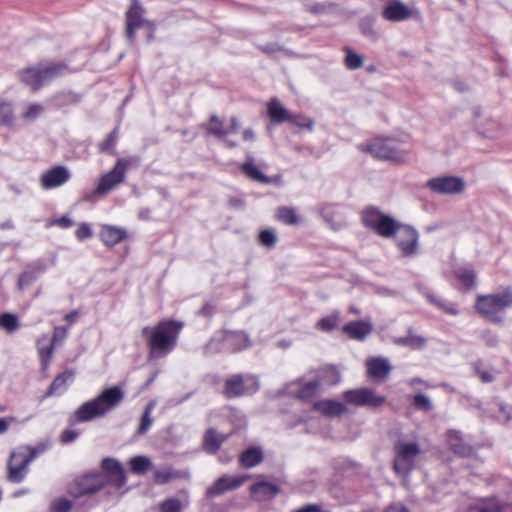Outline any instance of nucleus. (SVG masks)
<instances>
[{
  "label": "nucleus",
  "mask_w": 512,
  "mask_h": 512,
  "mask_svg": "<svg viewBox=\"0 0 512 512\" xmlns=\"http://www.w3.org/2000/svg\"><path fill=\"white\" fill-rule=\"evenodd\" d=\"M250 475H223L218 478L206 491L208 497H216L224 494L228 491H232L241 487L248 479Z\"/></svg>",
  "instance_id": "2eb2a0df"
},
{
  "label": "nucleus",
  "mask_w": 512,
  "mask_h": 512,
  "mask_svg": "<svg viewBox=\"0 0 512 512\" xmlns=\"http://www.w3.org/2000/svg\"><path fill=\"white\" fill-rule=\"evenodd\" d=\"M288 121L294 124L295 126L302 129H307L308 131H312L314 127V120L302 114H290V119Z\"/></svg>",
  "instance_id": "8fccbe9b"
},
{
  "label": "nucleus",
  "mask_w": 512,
  "mask_h": 512,
  "mask_svg": "<svg viewBox=\"0 0 512 512\" xmlns=\"http://www.w3.org/2000/svg\"><path fill=\"white\" fill-rule=\"evenodd\" d=\"M20 326L19 319L15 314L3 313L0 315V327L9 333L16 331Z\"/></svg>",
  "instance_id": "c03bdc74"
},
{
  "label": "nucleus",
  "mask_w": 512,
  "mask_h": 512,
  "mask_svg": "<svg viewBox=\"0 0 512 512\" xmlns=\"http://www.w3.org/2000/svg\"><path fill=\"white\" fill-rule=\"evenodd\" d=\"M264 453L261 447H250L239 456L240 465L244 468H253L262 463Z\"/></svg>",
  "instance_id": "b1692460"
},
{
  "label": "nucleus",
  "mask_w": 512,
  "mask_h": 512,
  "mask_svg": "<svg viewBox=\"0 0 512 512\" xmlns=\"http://www.w3.org/2000/svg\"><path fill=\"white\" fill-rule=\"evenodd\" d=\"M339 323V312H333L331 315L321 318L317 327L322 331H332L338 326Z\"/></svg>",
  "instance_id": "a18cd8bd"
},
{
  "label": "nucleus",
  "mask_w": 512,
  "mask_h": 512,
  "mask_svg": "<svg viewBox=\"0 0 512 512\" xmlns=\"http://www.w3.org/2000/svg\"><path fill=\"white\" fill-rule=\"evenodd\" d=\"M21 80L33 90L43 85L40 67H31L21 72Z\"/></svg>",
  "instance_id": "72a5a7b5"
},
{
  "label": "nucleus",
  "mask_w": 512,
  "mask_h": 512,
  "mask_svg": "<svg viewBox=\"0 0 512 512\" xmlns=\"http://www.w3.org/2000/svg\"><path fill=\"white\" fill-rule=\"evenodd\" d=\"M340 374L338 370L333 366H327L318 371L316 380L320 382L322 386H333L340 382Z\"/></svg>",
  "instance_id": "473e14b6"
},
{
  "label": "nucleus",
  "mask_w": 512,
  "mask_h": 512,
  "mask_svg": "<svg viewBox=\"0 0 512 512\" xmlns=\"http://www.w3.org/2000/svg\"><path fill=\"white\" fill-rule=\"evenodd\" d=\"M426 187L439 195H456L464 191L465 181L458 176H438L429 179Z\"/></svg>",
  "instance_id": "f8f14e48"
},
{
  "label": "nucleus",
  "mask_w": 512,
  "mask_h": 512,
  "mask_svg": "<svg viewBox=\"0 0 512 512\" xmlns=\"http://www.w3.org/2000/svg\"><path fill=\"white\" fill-rule=\"evenodd\" d=\"M260 243L266 248H273L277 243V235L272 229H264L259 234Z\"/></svg>",
  "instance_id": "603ef678"
},
{
  "label": "nucleus",
  "mask_w": 512,
  "mask_h": 512,
  "mask_svg": "<svg viewBox=\"0 0 512 512\" xmlns=\"http://www.w3.org/2000/svg\"><path fill=\"white\" fill-rule=\"evenodd\" d=\"M47 261L45 259H38L36 261H34L33 263H31L30 265H28V269H30L31 271H34L37 275V277L44 273L46 270H47Z\"/></svg>",
  "instance_id": "0e129e2a"
},
{
  "label": "nucleus",
  "mask_w": 512,
  "mask_h": 512,
  "mask_svg": "<svg viewBox=\"0 0 512 512\" xmlns=\"http://www.w3.org/2000/svg\"><path fill=\"white\" fill-rule=\"evenodd\" d=\"M457 277L468 288H471L475 283V273L472 269L464 268L458 270Z\"/></svg>",
  "instance_id": "4d7b16f0"
},
{
  "label": "nucleus",
  "mask_w": 512,
  "mask_h": 512,
  "mask_svg": "<svg viewBox=\"0 0 512 512\" xmlns=\"http://www.w3.org/2000/svg\"><path fill=\"white\" fill-rule=\"evenodd\" d=\"M250 345L249 337L242 331H218L205 345L206 354L218 352H237Z\"/></svg>",
  "instance_id": "39448f33"
},
{
  "label": "nucleus",
  "mask_w": 512,
  "mask_h": 512,
  "mask_svg": "<svg viewBox=\"0 0 512 512\" xmlns=\"http://www.w3.org/2000/svg\"><path fill=\"white\" fill-rule=\"evenodd\" d=\"M393 469L399 476L406 477L415 468L421 448L416 442L397 441L393 447Z\"/></svg>",
  "instance_id": "0eeeda50"
},
{
  "label": "nucleus",
  "mask_w": 512,
  "mask_h": 512,
  "mask_svg": "<svg viewBox=\"0 0 512 512\" xmlns=\"http://www.w3.org/2000/svg\"><path fill=\"white\" fill-rule=\"evenodd\" d=\"M280 491V486L264 480L257 481L250 487L251 497L259 502L272 500Z\"/></svg>",
  "instance_id": "aec40b11"
},
{
  "label": "nucleus",
  "mask_w": 512,
  "mask_h": 512,
  "mask_svg": "<svg viewBox=\"0 0 512 512\" xmlns=\"http://www.w3.org/2000/svg\"><path fill=\"white\" fill-rule=\"evenodd\" d=\"M511 305L512 290L505 289L500 293L478 296L475 307L488 321L500 323L503 320L500 312Z\"/></svg>",
  "instance_id": "7ed1b4c3"
},
{
  "label": "nucleus",
  "mask_w": 512,
  "mask_h": 512,
  "mask_svg": "<svg viewBox=\"0 0 512 512\" xmlns=\"http://www.w3.org/2000/svg\"><path fill=\"white\" fill-rule=\"evenodd\" d=\"M372 330L371 323L363 321H352L343 326V332L356 340H364Z\"/></svg>",
  "instance_id": "5701e85b"
},
{
  "label": "nucleus",
  "mask_w": 512,
  "mask_h": 512,
  "mask_svg": "<svg viewBox=\"0 0 512 512\" xmlns=\"http://www.w3.org/2000/svg\"><path fill=\"white\" fill-rule=\"evenodd\" d=\"M106 485V477L102 473L88 474L77 479L70 488L74 497L94 494Z\"/></svg>",
  "instance_id": "ddd939ff"
},
{
  "label": "nucleus",
  "mask_w": 512,
  "mask_h": 512,
  "mask_svg": "<svg viewBox=\"0 0 512 512\" xmlns=\"http://www.w3.org/2000/svg\"><path fill=\"white\" fill-rule=\"evenodd\" d=\"M268 115L270 119L276 124H281L290 119V112L281 104L277 98H272L268 103Z\"/></svg>",
  "instance_id": "cd10ccee"
},
{
  "label": "nucleus",
  "mask_w": 512,
  "mask_h": 512,
  "mask_svg": "<svg viewBox=\"0 0 512 512\" xmlns=\"http://www.w3.org/2000/svg\"><path fill=\"white\" fill-rule=\"evenodd\" d=\"M28 467L23 458H13L12 452L7 464V480L12 483H21L28 473Z\"/></svg>",
  "instance_id": "412c9836"
},
{
  "label": "nucleus",
  "mask_w": 512,
  "mask_h": 512,
  "mask_svg": "<svg viewBox=\"0 0 512 512\" xmlns=\"http://www.w3.org/2000/svg\"><path fill=\"white\" fill-rule=\"evenodd\" d=\"M67 328L63 326H57L54 328L53 336L51 339V343L56 345L59 342H62L67 337Z\"/></svg>",
  "instance_id": "69168bd1"
},
{
  "label": "nucleus",
  "mask_w": 512,
  "mask_h": 512,
  "mask_svg": "<svg viewBox=\"0 0 512 512\" xmlns=\"http://www.w3.org/2000/svg\"><path fill=\"white\" fill-rule=\"evenodd\" d=\"M314 409L328 417L340 416L347 410L343 403L334 400L318 401L314 403Z\"/></svg>",
  "instance_id": "393cba45"
},
{
  "label": "nucleus",
  "mask_w": 512,
  "mask_h": 512,
  "mask_svg": "<svg viewBox=\"0 0 512 512\" xmlns=\"http://www.w3.org/2000/svg\"><path fill=\"white\" fill-rule=\"evenodd\" d=\"M320 389V382L315 380L304 383L296 393V396L302 400H309L315 396Z\"/></svg>",
  "instance_id": "c9c22d12"
},
{
  "label": "nucleus",
  "mask_w": 512,
  "mask_h": 512,
  "mask_svg": "<svg viewBox=\"0 0 512 512\" xmlns=\"http://www.w3.org/2000/svg\"><path fill=\"white\" fill-rule=\"evenodd\" d=\"M182 327L183 323L175 320L160 321L155 327L145 326L142 335L148 341L149 358H160L169 354L176 346Z\"/></svg>",
  "instance_id": "f03ea898"
},
{
  "label": "nucleus",
  "mask_w": 512,
  "mask_h": 512,
  "mask_svg": "<svg viewBox=\"0 0 512 512\" xmlns=\"http://www.w3.org/2000/svg\"><path fill=\"white\" fill-rule=\"evenodd\" d=\"M39 452L40 451L35 447L20 448L13 452V458H23L25 463L30 465V463L38 456Z\"/></svg>",
  "instance_id": "de8ad7c7"
},
{
  "label": "nucleus",
  "mask_w": 512,
  "mask_h": 512,
  "mask_svg": "<svg viewBox=\"0 0 512 512\" xmlns=\"http://www.w3.org/2000/svg\"><path fill=\"white\" fill-rule=\"evenodd\" d=\"M449 447L455 454L461 457H472L474 455L473 447L462 440L459 432H450Z\"/></svg>",
  "instance_id": "bb28decb"
},
{
  "label": "nucleus",
  "mask_w": 512,
  "mask_h": 512,
  "mask_svg": "<svg viewBox=\"0 0 512 512\" xmlns=\"http://www.w3.org/2000/svg\"><path fill=\"white\" fill-rule=\"evenodd\" d=\"M46 339V337H43L41 339L38 340L37 342V348H38V353H39V358H40V362H41V366L43 369H46L50 363V360L53 356V352H54V344L53 343H50L46 346L42 345V341Z\"/></svg>",
  "instance_id": "e433bc0d"
},
{
  "label": "nucleus",
  "mask_w": 512,
  "mask_h": 512,
  "mask_svg": "<svg viewBox=\"0 0 512 512\" xmlns=\"http://www.w3.org/2000/svg\"><path fill=\"white\" fill-rule=\"evenodd\" d=\"M242 172L251 180L259 183H269V177L263 174L260 169L254 164L251 156H247L246 161L241 166Z\"/></svg>",
  "instance_id": "7c9ffc66"
},
{
  "label": "nucleus",
  "mask_w": 512,
  "mask_h": 512,
  "mask_svg": "<svg viewBox=\"0 0 512 512\" xmlns=\"http://www.w3.org/2000/svg\"><path fill=\"white\" fill-rule=\"evenodd\" d=\"M467 512H512V504H501L496 500H487L479 505L469 507Z\"/></svg>",
  "instance_id": "2f4dec72"
},
{
  "label": "nucleus",
  "mask_w": 512,
  "mask_h": 512,
  "mask_svg": "<svg viewBox=\"0 0 512 512\" xmlns=\"http://www.w3.org/2000/svg\"><path fill=\"white\" fill-rule=\"evenodd\" d=\"M474 370L483 383H491L495 379V375L492 372L481 369L478 364H474Z\"/></svg>",
  "instance_id": "052dcab7"
},
{
  "label": "nucleus",
  "mask_w": 512,
  "mask_h": 512,
  "mask_svg": "<svg viewBox=\"0 0 512 512\" xmlns=\"http://www.w3.org/2000/svg\"><path fill=\"white\" fill-rule=\"evenodd\" d=\"M74 373L72 371H64L59 374L50 384L46 392V396L60 395L66 391L68 382L72 381Z\"/></svg>",
  "instance_id": "c85d7f7f"
},
{
  "label": "nucleus",
  "mask_w": 512,
  "mask_h": 512,
  "mask_svg": "<svg viewBox=\"0 0 512 512\" xmlns=\"http://www.w3.org/2000/svg\"><path fill=\"white\" fill-rule=\"evenodd\" d=\"M363 225L383 238H392L399 229V224L391 215L383 213L376 206H368L361 211Z\"/></svg>",
  "instance_id": "20e7f679"
},
{
  "label": "nucleus",
  "mask_w": 512,
  "mask_h": 512,
  "mask_svg": "<svg viewBox=\"0 0 512 512\" xmlns=\"http://www.w3.org/2000/svg\"><path fill=\"white\" fill-rule=\"evenodd\" d=\"M359 29L363 36L375 42L378 40V33L374 29V20L369 17H365L360 20Z\"/></svg>",
  "instance_id": "37998d69"
},
{
  "label": "nucleus",
  "mask_w": 512,
  "mask_h": 512,
  "mask_svg": "<svg viewBox=\"0 0 512 512\" xmlns=\"http://www.w3.org/2000/svg\"><path fill=\"white\" fill-rule=\"evenodd\" d=\"M43 112H44L43 105H41L39 103H33L27 107L26 111L23 112L21 117H22V119H24L26 121L33 122L36 119H38L43 114Z\"/></svg>",
  "instance_id": "09e8293b"
},
{
  "label": "nucleus",
  "mask_w": 512,
  "mask_h": 512,
  "mask_svg": "<svg viewBox=\"0 0 512 512\" xmlns=\"http://www.w3.org/2000/svg\"><path fill=\"white\" fill-rule=\"evenodd\" d=\"M259 389L256 379L250 375L234 374L229 376L224 383L223 394L232 399L245 394L254 393Z\"/></svg>",
  "instance_id": "1a4fd4ad"
},
{
  "label": "nucleus",
  "mask_w": 512,
  "mask_h": 512,
  "mask_svg": "<svg viewBox=\"0 0 512 512\" xmlns=\"http://www.w3.org/2000/svg\"><path fill=\"white\" fill-rule=\"evenodd\" d=\"M413 11L401 0H389L382 10V17L391 22H401L411 18Z\"/></svg>",
  "instance_id": "6ab92c4d"
},
{
  "label": "nucleus",
  "mask_w": 512,
  "mask_h": 512,
  "mask_svg": "<svg viewBox=\"0 0 512 512\" xmlns=\"http://www.w3.org/2000/svg\"><path fill=\"white\" fill-rule=\"evenodd\" d=\"M495 403L499 410V419L508 422L512 420V405L506 404L502 401L495 400Z\"/></svg>",
  "instance_id": "bf43d9fd"
},
{
  "label": "nucleus",
  "mask_w": 512,
  "mask_h": 512,
  "mask_svg": "<svg viewBox=\"0 0 512 512\" xmlns=\"http://www.w3.org/2000/svg\"><path fill=\"white\" fill-rule=\"evenodd\" d=\"M102 468L106 474V484H111L114 488L120 489L126 483V474L121 463L113 458H105L102 461Z\"/></svg>",
  "instance_id": "a211bd4d"
},
{
  "label": "nucleus",
  "mask_w": 512,
  "mask_h": 512,
  "mask_svg": "<svg viewBox=\"0 0 512 512\" xmlns=\"http://www.w3.org/2000/svg\"><path fill=\"white\" fill-rule=\"evenodd\" d=\"M367 151L377 159L400 162L404 159L401 143L393 138H376L367 145Z\"/></svg>",
  "instance_id": "6e6552de"
},
{
  "label": "nucleus",
  "mask_w": 512,
  "mask_h": 512,
  "mask_svg": "<svg viewBox=\"0 0 512 512\" xmlns=\"http://www.w3.org/2000/svg\"><path fill=\"white\" fill-rule=\"evenodd\" d=\"M260 50L269 55L272 56L277 52H284L288 56H294L295 53L289 49L284 48L283 46L279 45L278 43H267L265 45H262L259 47Z\"/></svg>",
  "instance_id": "864d4df0"
},
{
  "label": "nucleus",
  "mask_w": 512,
  "mask_h": 512,
  "mask_svg": "<svg viewBox=\"0 0 512 512\" xmlns=\"http://www.w3.org/2000/svg\"><path fill=\"white\" fill-rule=\"evenodd\" d=\"M125 392L120 386L104 389L97 397L81 404L69 417L71 425L102 418L114 410L124 399Z\"/></svg>",
  "instance_id": "f257e3e1"
},
{
  "label": "nucleus",
  "mask_w": 512,
  "mask_h": 512,
  "mask_svg": "<svg viewBox=\"0 0 512 512\" xmlns=\"http://www.w3.org/2000/svg\"><path fill=\"white\" fill-rule=\"evenodd\" d=\"M70 178V170L65 166L58 165L42 174L40 184L44 190H50L64 185Z\"/></svg>",
  "instance_id": "dca6fc26"
},
{
  "label": "nucleus",
  "mask_w": 512,
  "mask_h": 512,
  "mask_svg": "<svg viewBox=\"0 0 512 512\" xmlns=\"http://www.w3.org/2000/svg\"><path fill=\"white\" fill-rule=\"evenodd\" d=\"M155 407V403L154 402H149L145 409H144V412L141 416V420H140V424H139V427L137 429V434L139 435H143L145 433H147V431L150 429L152 423H153V419L151 417V413L153 411Z\"/></svg>",
  "instance_id": "ea45409f"
},
{
  "label": "nucleus",
  "mask_w": 512,
  "mask_h": 512,
  "mask_svg": "<svg viewBox=\"0 0 512 512\" xmlns=\"http://www.w3.org/2000/svg\"><path fill=\"white\" fill-rule=\"evenodd\" d=\"M71 502L67 499L56 500L52 505V512H69Z\"/></svg>",
  "instance_id": "338daca9"
},
{
  "label": "nucleus",
  "mask_w": 512,
  "mask_h": 512,
  "mask_svg": "<svg viewBox=\"0 0 512 512\" xmlns=\"http://www.w3.org/2000/svg\"><path fill=\"white\" fill-rule=\"evenodd\" d=\"M127 234L124 229L105 225L100 232V238L107 246H114L126 238Z\"/></svg>",
  "instance_id": "a878e982"
},
{
  "label": "nucleus",
  "mask_w": 512,
  "mask_h": 512,
  "mask_svg": "<svg viewBox=\"0 0 512 512\" xmlns=\"http://www.w3.org/2000/svg\"><path fill=\"white\" fill-rule=\"evenodd\" d=\"M344 399L347 403L356 406H367L372 408L379 407L386 401L385 396L378 395L369 388L348 390L344 393Z\"/></svg>",
  "instance_id": "4468645a"
},
{
  "label": "nucleus",
  "mask_w": 512,
  "mask_h": 512,
  "mask_svg": "<svg viewBox=\"0 0 512 512\" xmlns=\"http://www.w3.org/2000/svg\"><path fill=\"white\" fill-rule=\"evenodd\" d=\"M482 338L485 344L489 347H495L499 342L498 336L489 330L483 332Z\"/></svg>",
  "instance_id": "774afa93"
},
{
  "label": "nucleus",
  "mask_w": 512,
  "mask_h": 512,
  "mask_svg": "<svg viewBox=\"0 0 512 512\" xmlns=\"http://www.w3.org/2000/svg\"><path fill=\"white\" fill-rule=\"evenodd\" d=\"M13 122L12 105L7 102L0 103V123L10 125Z\"/></svg>",
  "instance_id": "5fc2aeb1"
},
{
  "label": "nucleus",
  "mask_w": 512,
  "mask_h": 512,
  "mask_svg": "<svg viewBox=\"0 0 512 512\" xmlns=\"http://www.w3.org/2000/svg\"><path fill=\"white\" fill-rule=\"evenodd\" d=\"M202 128L216 138L223 139L229 134L228 129L225 127L224 121L217 115H212L208 122L202 124Z\"/></svg>",
  "instance_id": "c756f323"
},
{
  "label": "nucleus",
  "mask_w": 512,
  "mask_h": 512,
  "mask_svg": "<svg viewBox=\"0 0 512 512\" xmlns=\"http://www.w3.org/2000/svg\"><path fill=\"white\" fill-rule=\"evenodd\" d=\"M425 338L417 335L409 334L405 337H398L394 340V343L401 346H407L413 349H418L424 346Z\"/></svg>",
  "instance_id": "79ce46f5"
},
{
  "label": "nucleus",
  "mask_w": 512,
  "mask_h": 512,
  "mask_svg": "<svg viewBox=\"0 0 512 512\" xmlns=\"http://www.w3.org/2000/svg\"><path fill=\"white\" fill-rule=\"evenodd\" d=\"M171 478L172 473L167 469L157 470L154 473V481L157 484H166L171 480Z\"/></svg>",
  "instance_id": "e2e57ef3"
},
{
  "label": "nucleus",
  "mask_w": 512,
  "mask_h": 512,
  "mask_svg": "<svg viewBox=\"0 0 512 512\" xmlns=\"http://www.w3.org/2000/svg\"><path fill=\"white\" fill-rule=\"evenodd\" d=\"M276 217L286 225H296L299 218L293 208L282 206L277 209Z\"/></svg>",
  "instance_id": "a19ab883"
},
{
  "label": "nucleus",
  "mask_w": 512,
  "mask_h": 512,
  "mask_svg": "<svg viewBox=\"0 0 512 512\" xmlns=\"http://www.w3.org/2000/svg\"><path fill=\"white\" fill-rule=\"evenodd\" d=\"M145 9L138 0H132L125 13V38L132 45L136 39V31L144 27L150 20L145 19Z\"/></svg>",
  "instance_id": "9b49d317"
},
{
  "label": "nucleus",
  "mask_w": 512,
  "mask_h": 512,
  "mask_svg": "<svg viewBox=\"0 0 512 512\" xmlns=\"http://www.w3.org/2000/svg\"><path fill=\"white\" fill-rule=\"evenodd\" d=\"M75 236L78 240L90 238L92 236L91 227L87 223H81L75 231Z\"/></svg>",
  "instance_id": "680f3d73"
},
{
  "label": "nucleus",
  "mask_w": 512,
  "mask_h": 512,
  "mask_svg": "<svg viewBox=\"0 0 512 512\" xmlns=\"http://www.w3.org/2000/svg\"><path fill=\"white\" fill-rule=\"evenodd\" d=\"M393 237L402 257L412 258L418 254L419 233L414 227L400 222L399 229Z\"/></svg>",
  "instance_id": "9d476101"
},
{
  "label": "nucleus",
  "mask_w": 512,
  "mask_h": 512,
  "mask_svg": "<svg viewBox=\"0 0 512 512\" xmlns=\"http://www.w3.org/2000/svg\"><path fill=\"white\" fill-rule=\"evenodd\" d=\"M117 139H118V129L116 127L113 129V131H111L107 135L106 139L99 144L100 151L101 152H109L111 154H114Z\"/></svg>",
  "instance_id": "49530a36"
},
{
  "label": "nucleus",
  "mask_w": 512,
  "mask_h": 512,
  "mask_svg": "<svg viewBox=\"0 0 512 512\" xmlns=\"http://www.w3.org/2000/svg\"><path fill=\"white\" fill-rule=\"evenodd\" d=\"M139 162L140 158L136 156L119 158L114 167L100 177L93 193L99 196L106 195L119 184L124 182L128 168L133 165H137Z\"/></svg>",
  "instance_id": "423d86ee"
},
{
  "label": "nucleus",
  "mask_w": 512,
  "mask_h": 512,
  "mask_svg": "<svg viewBox=\"0 0 512 512\" xmlns=\"http://www.w3.org/2000/svg\"><path fill=\"white\" fill-rule=\"evenodd\" d=\"M227 438L228 435L218 433L214 428H209L205 431L203 436V450L209 454H216Z\"/></svg>",
  "instance_id": "4be33fe9"
},
{
  "label": "nucleus",
  "mask_w": 512,
  "mask_h": 512,
  "mask_svg": "<svg viewBox=\"0 0 512 512\" xmlns=\"http://www.w3.org/2000/svg\"><path fill=\"white\" fill-rule=\"evenodd\" d=\"M346 53L344 63L349 70H357L363 66L364 58L362 55L355 53L351 48L344 47Z\"/></svg>",
  "instance_id": "58836bf2"
},
{
  "label": "nucleus",
  "mask_w": 512,
  "mask_h": 512,
  "mask_svg": "<svg viewBox=\"0 0 512 512\" xmlns=\"http://www.w3.org/2000/svg\"><path fill=\"white\" fill-rule=\"evenodd\" d=\"M37 275L34 271H31L30 269H27L25 270L24 272H22L19 277H18V282H17V285H18V288L20 290L24 289L25 287H28L29 285H31L36 279H37Z\"/></svg>",
  "instance_id": "6e6d98bb"
},
{
  "label": "nucleus",
  "mask_w": 512,
  "mask_h": 512,
  "mask_svg": "<svg viewBox=\"0 0 512 512\" xmlns=\"http://www.w3.org/2000/svg\"><path fill=\"white\" fill-rule=\"evenodd\" d=\"M66 69V65L62 63H52L48 66L40 67L43 84L63 75Z\"/></svg>",
  "instance_id": "f704fd0d"
},
{
  "label": "nucleus",
  "mask_w": 512,
  "mask_h": 512,
  "mask_svg": "<svg viewBox=\"0 0 512 512\" xmlns=\"http://www.w3.org/2000/svg\"><path fill=\"white\" fill-rule=\"evenodd\" d=\"M182 504L177 498H169L160 505L161 512H181Z\"/></svg>",
  "instance_id": "13d9d810"
},
{
  "label": "nucleus",
  "mask_w": 512,
  "mask_h": 512,
  "mask_svg": "<svg viewBox=\"0 0 512 512\" xmlns=\"http://www.w3.org/2000/svg\"><path fill=\"white\" fill-rule=\"evenodd\" d=\"M412 404L417 410L429 412L433 409V404L429 397L424 394H417L412 398Z\"/></svg>",
  "instance_id": "3c124183"
},
{
  "label": "nucleus",
  "mask_w": 512,
  "mask_h": 512,
  "mask_svg": "<svg viewBox=\"0 0 512 512\" xmlns=\"http://www.w3.org/2000/svg\"><path fill=\"white\" fill-rule=\"evenodd\" d=\"M365 366L367 369V375L374 381L386 380L392 371V365L389 360L383 356L367 358Z\"/></svg>",
  "instance_id": "f3484780"
},
{
  "label": "nucleus",
  "mask_w": 512,
  "mask_h": 512,
  "mask_svg": "<svg viewBox=\"0 0 512 512\" xmlns=\"http://www.w3.org/2000/svg\"><path fill=\"white\" fill-rule=\"evenodd\" d=\"M152 466L151 460L146 456H136L130 459V468L134 474L142 475Z\"/></svg>",
  "instance_id": "4c0bfd02"
}]
</instances>
